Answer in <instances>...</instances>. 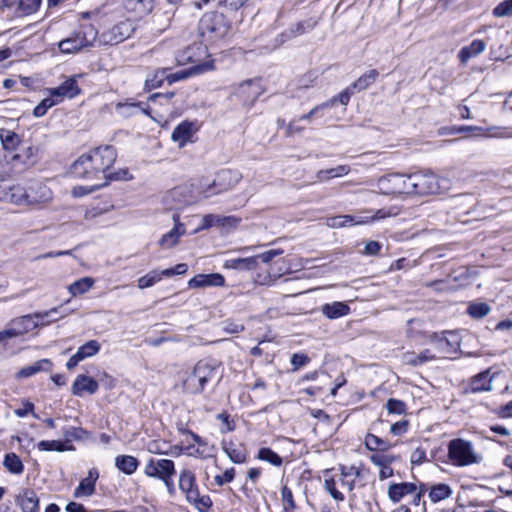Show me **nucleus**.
Segmentation results:
<instances>
[{"instance_id":"4468645a","label":"nucleus","mask_w":512,"mask_h":512,"mask_svg":"<svg viewBox=\"0 0 512 512\" xmlns=\"http://www.w3.org/2000/svg\"><path fill=\"white\" fill-rule=\"evenodd\" d=\"M339 470L342 472V488L352 491L356 486L363 485V467L340 465Z\"/></svg>"},{"instance_id":"6e6552de","label":"nucleus","mask_w":512,"mask_h":512,"mask_svg":"<svg viewBox=\"0 0 512 512\" xmlns=\"http://www.w3.org/2000/svg\"><path fill=\"white\" fill-rule=\"evenodd\" d=\"M175 464L170 459H154L147 461L144 467V474L150 478L162 480L168 476H174Z\"/></svg>"},{"instance_id":"3c124183","label":"nucleus","mask_w":512,"mask_h":512,"mask_svg":"<svg viewBox=\"0 0 512 512\" xmlns=\"http://www.w3.org/2000/svg\"><path fill=\"white\" fill-rule=\"evenodd\" d=\"M195 190L197 196L204 198L218 194L216 187L212 185V180H209L207 178L199 179L197 184L195 185Z\"/></svg>"},{"instance_id":"5701e85b","label":"nucleus","mask_w":512,"mask_h":512,"mask_svg":"<svg viewBox=\"0 0 512 512\" xmlns=\"http://www.w3.org/2000/svg\"><path fill=\"white\" fill-rule=\"evenodd\" d=\"M99 478V473L96 468H91L88 476L82 479L74 490L73 496L75 498H85L94 494L96 481Z\"/></svg>"},{"instance_id":"f03ea898","label":"nucleus","mask_w":512,"mask_h":512,"mask_svg":"<svg viewBox=\"0 0 512 512\" xmlns=\"http://www.w3.org/2000/svg\"><path fill=\"white\" fill-rule=\"evenodd\" d=\"M221 367V362L205 358L199 360L192 372L183 380V389L190 394H200L204 391L206 385L214 380Z\"/></svg>"},{"instance_id":"052dcab7","label":"nucleus","mask_w":512,"mask_h":512,"mask_svg":"<svg viewBox=\"0 0 512 512\" xmlns=\"http://www.w3.org/2000/svg\"><path fill=\"white\" fill-rule=\"evenodd\" d=\"M282 505L286 511H294L296 508L293 493L287 486H283L281 489Z\"/></svg>"},{"instance_id":"9b49d317","label":"nucleus","mask_w":512,"mask_h":512,"mask_svg":"<svg viewBox=\"0 0 512 512\" xmlns=\"http://www.w3.org/2000/svg\"><path fill=\"white\" fill-rule=\"evenodd\" d=\"M53 199L51 189L41 182L31 184L27 189L26 205L44 207Z\"/></svg>"},{"instance_id":"ddd939ff","label":"nucleus","mask_w":512,"mask_h":512,"mask_svg":"<svg viewBox=\"0 0 512 512\" xmlns=\"http://www.w3.org/2000/svg\"><path fill=\"white\" fill-rule=\"evenodd\" d=\"M242 179V174L236 170L222 169L212 180V185L217 189L218 194L233 189Z\"/></svg>"},{"instance_id":"a18cd8bd","label":"nucleus","mask_w":512,"mask_h":512,"mask_svg":"<svg viewBox=\"0 0 512 512\" xmlns=\"http://www.w3.org/2000/svg\"><path fill=\"white\" fill-rule=\"evenodd\" d=\"M94 283H95V280L93 278L83 277V278L73 282L72 284H70V286L68 287V290L72 296L82 295V294L86 293L87 291H89L93 287Z\"/></svg>"},{"instance_id":"4c0bfd02","label":"nucleus","mask_w":512,"mask_h":512,"mask_svg":"<svg viewBox=\"0 0 512 512\" xmlns=\"http://www.w3.org/2000/svg\"><path fill=\"white\" fill-rule=\"evenodd\" d=\"M116 112L123 117H131L140 113L145 114L146 109L141 102H118Z\"/></svg>"},{"instance_id":"6ab92c4d","label":"nucleus","mask_w":512,"mask_h":512,"mask_svg":"<svg viewBox=\"0 0 512 512\" xmlns=\"http://www.w3.org/2000/svg\"><path fill=\"white\" fill-rule=\"evenodd\" d=\"M225 278L220 273L198 274L188 281L190 288L222 287Z\"/></svg>"},{"instance_id":"de8ad7c7","label":"nucleus","mask_w":512,"mask_h":512,"mask_svg":"<svg viewBox=\"0 0 512 512\" xmlns=\"http://www.w3.org/2000/svg\"><path fill=\"white\" fill-rule=\"evenodd\" d=\"M378 77V71L372 69L367 73L360 76L355 82H353L350 86L353 90H365L367 89Z\"/></svg>"},{"instance_id":"680f3d73","label":"nucleus","mask_w":512,"mask_h":512,"mask_svg":"<svg viewBox=\"0 0 512 512\" xmlns=\"http://www.w3.org/2000/svg\"><path fill=\"white\" fill-rule=\"evenodd\" d=\"M385 406L389 414L402 415L406 411V404L394 398H390Z\"/></svg>"},{"instance_id":"1a4fd4ad","label":"nucleus","mask_w":512,"mask_h":512,"mask_svg":"<svg viewBox=\"0 0 512 512\" xmlns=\"http://www.w3.org/2000/svg\"><path fill=\"white\" fill-rule=\"evenodd\" d=\"M187 268L186 264L180 263L173 268L164 269L162 271L152 270L146 275L140 277L137 281V285L140 289L149 288L161 281L163 277H172L174 275H182L186 273Z\"/></svg>"},{"instance_id":"5fc2aeb1","label":"nucleus","mask_w":512,"mask_h":512,"mask_svg":"<svg viewBox=\"0 0 512 512\" xmlns=\"http://www.w3.org/2000/svg\"><path fill=\"white\" fill-rule=\"evenodd\" d=\"M257 458L259 460L268 462V463L272 464L273 466L278 467V466L282 465V458L276 452L271 450L270 448H266V447L261 448L258 451Z\"/></svg>"},{"instance_id":"4be33fe9","label":"nucleus","mask_w":512,"mask_h":512,"mask_svg":"<svg viewBox=\"0 0 512 512\" xmlns=\"http://www.w3.org/2000/svg\"><path fill=\"white\" fill-rule=\"evenodd\" d=\"M99 388L98 382L92 377L80 374L78 375L71 387V391L75 396H83L84 394H94Z\"/></svg>"},{"instance_id":"e2e57ef3","label":"nucleus","mask_w":512,"mask_h":512,"mask_svg":"<svg viewBox=\"0 0 512 512\" xmlns=\"http://www.w3.org/2000/svg\"><path fill=\"white\" fill-rule=\"evenodd\" d=\"M41 0H19V9L22 13L29 15L37 11Z\"/></svg>"},{"instance_id":"58836bf2","label":"nucleus","mask_w":512,"mask_h":512,"mask_svg":"<svg viewBox=\"0 0 512 512\" xmlns=\"http://www.w3.org/2000/svg\"><path fill=\"white\" fill-rule=\"evenodd\" d=\"M365 447L370 451L384 453L392 447V444L374 434L368 433L364 439Z\"/></svg>"},{"instance_id":"603ef678","label":"nucleus","mask_w":512,"mask_h":512,"mask_svg":"<svg viewBox=\"0 0 512 512\" xmlns=\"http://www.w3.org/2000/svg\"><path fill=\"white\" fill-rule=\"evenodd\" d=\"M34 317V320L39 322L40 325H48L52 322H55L63 317V315L59 314L58 308H52L46 312L31 314Z\"/></svg>"},{"instance_id":"774afa93","label":"nucleus","mask_w":512,"mask_h":512,"mask_svg":"<svg viewBox=\"0 0 512 512\" xmlns=\"http://www.w3.org/2000/svg\"><path fill=\"white\" fill-rule=\"evenodd\" d=\"M409 422L407 420H401L391 425L390 432L394 436H401L408 431Z\"/></svg>"},{"instance_id":"c03bdc74","label":"nucleus","mask_w":512,"mask_h":512,"mask_svg":"<svg viewBox=\"0 0 512 512\" xmlns=\"http://www.w3.org/2000/svg\"><path fill=\"white\" fill-rule=\"evenodd\" d=\"M288 273L289 270L273 272V269L271 268L265 274L257 273L254 278V282L261 286H272L279 278Z\"/></svg>"},{"instance_id":"0eeeda50","label":"nucleus","mask_w":512,"mask_h":512,"mask_svg":"<svg viewBox=\"0 0 512 512\" xmlns=\"http://www.w3.org/2000/svg\"><path fill=\"white\" fill-rule=\"evenodd\" d=\"M95 38L96 32L92 27H83L74 32L71 36L60 41L58 47L62 53H75L91 45Z\"/></svg>"},{"instance_id":"13d9d810","label":"nucleus","mask_w":512,"mask_h":512,"mask_svg":"<svg viewBox=\"0 0 512 512\" xmlns=\"http://www.w3.org/2000/svg\"><path fill=\"white\" fill-rule=\"evenodd\" d=\"M132 175L129 173L128 169H119L116 172L113 173H107L104 177V182L102 183V186L107 185L110 181H119V180H131Z\"/></svg>"},{"instance_id":"8fccbe9b","label":"nucleus","mask_w":512,"mask_h":512,"mask_svg":"<svg viewBox=\"0 0 512 512\" xmlns=\"http://www.w3.org/2000/svg\"><path fill=\"white\" fill-rule=\"evenodd\" d=\"M100 348V343L97 340H90L81 345L76 351V354L83 361L86 358L96 355L99 352Z\"/></svg>"},{"instance_id":"20e7f679","label":"nucleus","mask_w":512,"mask_h":512,"mask_svg":"<svg viewBox=\"0 0 512 512\" xmlns=\"http://www.w3.org/2000/svg\"><path fill=\"white\" fill-rule=\"evenodd\" d=\"M179 488L185 494L189 503L193 504L199 511L208 509L211 505L209 496H200L196 478L193 472L183 469L179 475Z\"/></svg>"},{"instance_id":"a211bd4d","label":"nucleus","mask_w":512,"mask_h":512,"mask_svg":"<svg viewBox=\"0 0 512 512\" xmlns=\"http://www.w3.org/2000/svg\"><path fill=\"white\" fill-rule=\"evenodd\" d=\"M7 325L16 338L39 327V322L34 320V317L29 314L14 318L10 320Z\"/></svg>"},{"instance_id":"cd10ccee","label":"nucleus","mask_w":512,"mask_h":512,"mask_svg":"<svg viewBox=\"0 0 512 512\" xmlns=\"http://www.w3.org/2000/svg\"><path fill=\"white\" fill-rule=\"evenodd\" d=\"M190 435L197 445V448L193 452H188L189 456L198 457L202 459H206L212 457L215 453V446L210 444L206 439L201 436L190 432Z\"/></svg>"},{"instance_id":"39448f33","label":"nucleus","mask_w":512,"mask_h":512,"mask_svg":"<svg viewBox=\"0 0 512 512\" xmlns=\"http://www.w3.org/2000/svg\"><path fill=\"white\" fill-rule=\"evenodd\" d=\"M198 30L203 38L212 42L223 38L228 33L229 26L222 14L207 12L200 19Z\"/></svg>"},{"instance_id":"4d7b16f0","label":"nucleus","mask_w":512,"mask_h":512,"mask_svg":"<svg viewBox=\"0 0 512 512\" xmlns=\"http://www.w3.org/2000/svg\"><path fill=\"white\" fill-rule=\"evenodd\" d=\"M63 436L66 442L71 440H82L87 436V432L80 427L69 426L63 429Z\"/></svg>"},{"instance_id":"864d4df0","label":"nucleus","mask_w":512,"mask_h":512,"mask_svg":"<svg viewBox=\"0 0 512 512\" xmlns=\"http://www.w3.org/2000/svg\"><path fill=\"white\" fill-rule=\"evenodd\" d=\"M37 448L40 451H58L64 452L72 449V447L66 446V444L59 440H42L37 444Z\"/></svg>"},{"instance_id":"c756f323","label":"nucleus","mask_w":512,"mask_h":512,"mask_svg":"<svg viewBox=\"0 0 512 512\" xmlns=\"http://www.w3.org/2000/svg\"><path fill=\"white\" fill-rule=\"evenodd\" d=\"M492 379L490 371H483L474 376L469 383V390L473 393L491 391L492 390Z\"/></svg>"},{"instance_id":"09e8293b","label":"nucleus","mask_w":512,"mask_h":512,"mask_svg":"<svg viewBox=\"0 0 512 512\" xmlns=\"http://www.w3.org/2000/svg\"><path fill=\"white\" fill-rule=\"evenodd\" d=\"M168 68L158 69L153 73L149 74L145 80V85L148 89H156L160 87L163 82L167 81Z\"/></svg>"},{"instance_id":"412c9836","label":"nucleus","mask_w":512,"mask_h":512,"mask_svg":"<svg viewBox=\"0 0 512 512\" xmlns=\"http://www.w3.org/2000/svg\"><path fill=\"white\" fill-rule=\"evenodd\" d=\"M196 130L193 122L183 121L174 128L171 139L173 142L177 143L179 147H183L187 143L192 142Z\"/></svg>"},{"instance_id":"a878e982","label":"nucleus","mask_w":512,"mask_h":512,"mask_svg":"<svg viewBox=\"0 0 512 512\" xmlns=\"http://www.w3.org/2000/svg\"><path fill=\"white\" fill-rule=\"evenodd\" d=\"M366 213L370 214L368 216L362 215H353L354 216V225H366L372 223L377 220H382L388 217L396 216L398 211L395 208H382L376 211L367 210Z\"/></svg>"},{"instance_id":"338daca9","label":"nucleus","mask_w":512,"mask_h":512,"mask_svg":"<svg viewBox=\"0 0 512 512\" xmlns=\"http://www.w3.org/2000/svg\"><path fill=\"white\" fill-rule=\"evenodd\" d=\"M217 419L222 422V427L220 428L222 433L231 432L235 429L234 422L230 420L226 412L219 413Z\"/></svg>"},{"instance_id":"37998d69","label":"nucleus","mask_w":512,"mask_h":512,"mask_svg":"<svg viewBox=\"0 0 512 512\" xmlns=\"http://www.w3.org/2000/svg\"><path fill=\"white\" fill-rule=\"evenodd\" d=\"M3 466L14 475H21L24 471V465L20 459V457L11 452L7 453L3 460Z\"/></svg>"},{"instance_id":"69168bd1","label":"nucleus","mask_w":512,"mask_h":512,"mask_svg":"<svg viewBox=\"0 0 512 512\" xmlns=\"http://www.w3.org/2000/svg\"><path fill=\"white\" fill-rule=\"evenodd\" d=\"M114 31L119 32V37L116 41L121 42L130 36V33L132 32V25L129 22H121L114 28Z\"/></svg>"},{"instance_id":"7c9ffc66","label":"nucleus","mask_w":512,"mask_h":512,"mask_svg":"<svg viewBox=\"0 0 512 512\" xmlns=\"http://www.w3.org/2000/svg\"><path fill=\"white\" fill-rule=\"evenodd\" d=\"M27 189L20 185H9L6 194H0V201L10 202L17 205L26 204Z\"/></svg>"},{"instance_id":"9d476101","label":"nucleus","mask_w":512,"mask_h":512,"mask_svg":"<svg viewBox=\"0 0 512 512\" xmlns=\"http://www.w3.org/2000/svg\"><path fill=\"white\" fill-rule=\"evenodd\" d=\"M261 94L262 88L259 81L246 80L236 87L233 96L243 105L250 106Z\"/></svg>"},{"instance_id":"2eb2a0df","label":"nucleus","mask_w":512,"mask_h":512,"mask_svg":"<svg viewBox=\"0 0 512 512\" xmlns=\"http://www.w3.org/2000/svg\"><path fill=\"white\" fill-rule=\"evenodd\" d=\"M371 463L379 467V479L385 480L393 476L394 472L391 464L399 461L400 457L394 454L375 453L369 457Z\"/></svg>"},{"instance_id":"bf43d9fd","label":"nucleus","mask_w":512,"mask_h":512,"mask_svg":"<svg viewBox=\"0 0 512 512\" xmlns=\"http://www.w3.org/2000/svg\"><path fill=\"white\" fill-rule=\"evenodd\" d=\"M495 17H512V0H504L493 9Z\"/></svg>"},{"instance_id":"473e14b6","label":"nucleus","mask_w":512,"mask_h":512,"mask_svg":"<svg viewBox=\"0 0 512 512\" xmlns=\"http://www.w3.org/2000/svg\"><path fill=\"white\" fill-rule=\"evenodd\" d=\"M225 267L228 269H234L238 271L255 270L258 267V258H255V256L244 258H232L226 260Z\"/></svg>"},{"instance_id":"393cba45","label":"nucleus","mask_w":512,"mask_h":512,"mask_svg":"<svg viewBox=\"0 0 512 512\" xmlns=\"http://www.w3.org/2000/svg\"><path fill=\"white\" fill-rule=\"evenodd\" d=\"M444 335L443 332L441 335L434 334L430 337L431 348L438 358H446L455 350V346Z\"/></svg>"},{"instance_id":"b1692460","label":"nucleus","mask_w":512,"mask_h":512,"mask_svg":"<svg viewBox=\"0 0 512 512\" xmlns=\"http://www.w3.org/2000/svg\"><path fill=\"white\" fill-rule=\"evenodd\" d=\"M240 220L234 216H221L216 214H207L202 218L201 226L196 229L195 232L200 230L208 229L212 226H221V227H236L239 224Z\"/></svg>"},{"instance_id":"7ed1b4c3","label":"nucleus","mask_w":512,"mask_h":512,"mask_svg":"<svg viewBox=\"0 0 512 512\" xmlns=\"http://www.w3.org/2000/svg\"><path fill=\"white\" fill-rule=\"evenodd\" d=\"M448 458L452 465L458 467L479 464L482 461V456L475 451L472 443L461 438L449 442Z\"/></svg>"},{"instance_id":"f3484780","label":"nucleus","mask_w":512,"mask_h":512,"mask_svg":"<svg viewBox=\"0 0 512 512\" xmlns=\"http://www.w3.org/2000/svg\"><path fill=\"white\" fill-rule=\"evenodd\" d=\"M92 167L91 160L86 153L73 162L70 167V173L76 178L94 180L96 176Z\"/></svg>"},{"instance_id":"2f4dec72","label":"nucleus","mask_w":512,"mask_h":512,"mask_svg":"<svg viewBox=\"0 0 512 512\" xmlns=\"http://www.w3.org/2000/svg\"><path fill=\"white\" fill-rule=\"evenodd\" d=\"M18 502L23 512L39 511V499L31 489H24L18 497Z\"/></svg>"},{"instance_id":"72a5a7b5","label":"nucleus","mask_w":512,"mask_h":512,"mask_svg":"<svg viewBox=\"0 0 512 512\" xmlns=\"http://www.w3.org/2000/svg\"><path fill=\"white\" fill-rule=\"evenodd\" d=\"M428 490V497L432 503H437L451 497L453 490L446 483H436L430 485Z\"/></svg>"},{"instance_id":"f8f14e48","label":"nucleus","mask_w":512,"mask_h":512,"mask_svg":"<svg viewBox=\"0 0 512 512\" xmlns=\"http://www.w3.org/2000/svg\"><path fill=\"white\" fill-rule=\"evenodd\" d=\"M79 75L66 77L65 80L57 87L48 88L46 91L56 97L60 102L65 99H73L81 93L77 78Z\"/></svg>"},{"instance_id":"0e129e2a","label":"nucleus","mask_w":512,"mask_h":512,"mask_svg":"<svg viewBox=\"0 0 512 512\" xmlns=\"http://www.w3.org/2000/svg\"><path fill=\"white\" fill-rule=\"evenodd\" d=\"M305 128L306 126L302 124V121L299 118H295L286 126V135L293 136L299 134L304 131Z\"/></svg>"},{"instance_id":"6e6d98bb","label":"nucleus","mask_w":512,"mask_h":512,"mask_svg":"<svg viewBox=\"0 0 512 512\" xmlns=\"http://www.w3.org/2000/svg\"><path fill=\"white\" fill-rule=\"evenodd\" d=\"M467 312L473 318H482L490 312V306L484 302H474L468 306Z\"/></svg>"},{"instance_id":"aec40b11","label":"nucleus","mask_w":512,"mask_h":512,"mask_svg":"<svg viewBox=\"0 0 512 512\" xmlns=\"http://www.w3.org/2000/svg\"><path fill=\"white\" fill-rule=\"evenodd\" d=\"M212 69H213V65L211 62H204L202 64L193 65L190 68L183 69V70L177 71L175 73L170 72V69H168L167 82L169 84H172L177 81L184 80L192 75L202 74V73L208 72Z\"/></svg>"},{"instance_id":"a19ab883","label":"nucleus","mask_w":512,"mask_h":512,"mask_svg":"<svg viewBox=\"0 0 512 512\" xmlns=\"http://www.w3.org/2000/svg\"><path fill=\"white\" fill-rule=\"evenodd\" d=\"M186 233V229L180 227H173L170 231L165 233L159 240V245L163 249H170L176 246L181 236Z\"/></svg>"},{"instance_id":"ea45409f","label":"nucleus","mask_w":512,"mask_h":512,"mask_svg":"<svg viewBox=\"0 0 512 512\" xmlns=\"http://www.w3.org/2000/svg\"><path fill=\"white\" fill-rule=\"evenodd\" d=\"M0 141L2 146L7 151H14L17 149L21 142L20 136L13 130L7 128L0 129Z\"/></svg>"},{"instance_id":"423d86ee","label":"nucleus","mask_w":512,"mask_h":512,"mask_svg":"<svg viewBox=\"0 0 512 512\" xmlns=\"http://www.w3.org/2000/svg\"><path fill=\"white\" fill-rule=\"evenodd\" d=\"M87 154L91 160L96 179H100L101 175L104 179L117 158L115 148L108 145L97 147Z\"/></svg>"},{"instance_id":"79ce46f5","label":"nucleus","mask_w":512,"mask_h":512,"mask_svg":"<svg viewBox=\"0 0 512 512\" xmlns=\"http://www.w3.org/2000/svg\"><path fill=\"white\" fill-rule=\"evenodd\" d=\"M139 462L138 460L131 455H119L115 458V466L121 472L131 475L138 468Z\"/></svg>"},{"instance_id":"bb28decb","label":"nucleus","mask_w":512,"mask_h":512,"mask_svg":"<svg viewBox=\"0 0 512 512\" xmlns=\"http://www.w3.org/2000/svg\"><path fill=\"white\" fill-rule=\"evenodd\" d=\"M52 368V362L49 359H41L35 363L21 368L16 374L15 379L21 380L34 376L39 372H47Z\"/></svg>"},{"instance_id":"dca6fc26","label":"nucleus","mask_w":512,"mask_h":512,"mask_svg":"<svg viewBox=\"0 0 512 512\" xmlns=\"http://www.w3.org/2000/svg\"><path fill=\"white\" fill-rule=\"evenodd\" d=\"M208 56L207 47L202 43H194L185 49L181 55L178 57V62L185 63H193L194 65L202 64L207 62L205 59ZM213 64L212 60H209Z\"/></svg>"},{"instance_id":"f704fd0d","label":"nucleus","mask_w":512,"mask_h":512,"mask_svg":"<svg viewBox=\"0 0 512 512\" xmlns=\"http://www.w3.org/2000/svg\"><path fill=\"white\" fill-rule=\"evenodd\" d=\"M321 312L329 319H337L346 316L350 312L349 306L344 302H332L324 304Z\"/></svg>"},{"instance_id":"e433bc0d","label":"nucleus","mask_w":512,"mask_h":512,"mask_svg":"<svg viewBox=\"0 0 512 512\" xmlns=\"http://www.w3.org/2000/svg\"><path fill=\"white\" fill-rule=\"evenodd\" d=\"M222 448L233 463L241 464L245 462L246 451L241 444H235L233 442H223Z\"/></svg>"},{"instance_id":"c85d7f7f","label":"nucleus","mask_w":512,"mask_h":512,"mask_svg":"<svg viewBox=\"0 0 512 512\" xmlns=\"http://www.w3.org/2000/svg\"><path fill=\"white\" fill-rule=\"evenodd\" d=\"M416 489L417 487L414 483H392L388 487V497L392 502L397 503L404 496L415 493Z\"/></svg>"},{"instance_id":"f257e3e1","label":"nucleus","mask_w":512,"mask_h":512,"mask_svg":"<svg viewBox=\"0 0 512 512\" xmlns=\"http://www.w3.org/2000/svg\"><path fill=\"white\" fill-rule=\"evenodd\" d=\"M387 181L395 186L397 193L410 195H432L448 189L449 180L440 178L431 171H418L410 175L391 174Z\"/></svg>"},{"instance_id":"c9c22d12","label":"nucleus","mask_w":512,"mask_h":512,"mask_svg":"<svg viewBox=\"0 0 512 512\" xmlns=\"http://www.w3.org/2000/svg\"><path fill=\"white\" fill-rule=\"evenodd\" d=\"M485 48L486 43L483 40L476 39L459 51V59L462 63H466L469 59L481 54Z\"/></svg>"},{"instance_id":"49530a36","label":"nucleus","mask_w":512,"mask_h":512,"mask_svg":"<svg viewBox=\"0 0 512 512\" xmlns=\"http://www.w3.org/2000/svg\"><path fill=\"white\" fill-rule=\"evenodd\" d=\"M337 482H339L340 485L342 486V472H340L338 480H336L335 477H327V476H325L324 488L332 496V498L334 500H336V501H343L344 500V495H343L342 492H340L336 488Z\"/></svg>"}]
</instances>
